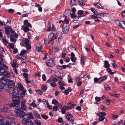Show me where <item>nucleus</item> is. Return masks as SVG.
Wrapping results in <instances>:
<instances>
[{"label": "nucleus", "instance_id": "1", "mask_svg": "<svg viewBox=\"0 0 125 125\" xmlns=\"http://www.w3.org/2000/svg\"><path fill=\"white\" fill-rule=\"evenodd\" d=\"M24 25H22L21 27V29L23 30L24 32H26L30 30V29L29 27L31 28H32L31 24L28 22V21L27 20H25L23 22Z\"/></svg>", "mask_w": 125, "mask_h": 125}, {"label": "nucleus", "instance_id": "2", "mask_svg": "<svg viewBox=\"0 0 125 125\" xmlns=\"http://www.w3.org/2000/svg\"><path fill=\"white\" fill-rule=\"evenodd\" d=\"M56 35L55 33H51L48 36H46L44 40V42L45 44H47L49 41H51L55 38Z\"/></svg>", "mask_w": 125, "mask_h": 125}, {"label": "nucleus", "instance_id": "3", "mask_svg": "<svg viewBox=\"0 0 125 125\" xmlns=\"http://www.w3.org/2000/svg\"><path fill=\"white\" fill-rule=\"evenodd\" d=\"M18 94L16 92H14L12 90V92L10 94V96L12 98V100L14 103L17 104L20 103V101L18 100V98L17 97V95Z\"/></svg>", "mask_w": 125, "mask_h": 125}, {"label": "nucleus", "instance_id": "4", "mask_svg": "<svg viewBox=\"0 0 125 125\" xmlns=\"http://www.w3.org/2000/svg\"><path fill=\"white\" fill-rule=\"evenodd\" d=\"M18 94L16 92H14L12 90V92L10 94V96L12 98V100L14 103L17 104L20 103V101L18 100V98L17 97V95Z\"/></svg>", "mask_w": 125, "mask_h": 125}, {"label": "nucleus", "instance_id": "5", "mask_svg": "<svg viewBox=\"0 0 125 125\" xmlns=\"http://www.w3.org/2000/svg\"><path fill=\"white\" fill-rule=\"evenodd\" d=\"M4 28L6 30L5 31V33L8 35L9 34V31L12 33H13L14 32V31L12 30V28L11 26L5 25L4 26Z\"/></svg>", "mask_w": 125, "mask_h": 125}, {"label": "nucleus", "instance_id": "6", "mask_svg": "<svg viewBox=\"0 0 125 125\" xmlns=\"http://www.w3.org/2000/svg\"><path fill=\"white\" fill-rule=\"evenodd\" d=\"M46 64L48 66L50 67H52L55 65L54 61L52 59L47 60L46 61Z\"/></svg>", "mask_w": 125, "mask_h": 125}, {"label": "nucleus", "instance_id": "7", "mask_svg": "<svg viewBox=\"0 0 125 125\" xmlns=\"http://www.w3.org/2000/svg\"><path fill=\"white\" fill-rule=\"evenodd\" d=\"M18 111L16 110L15 111V112L16 113L17 116L20 118H23L26 114H25V113L24 112L21 110Z\"/></svg>", "mask_w": 125, "mask_h": 125}, {"label": "nucleus", "instance_id": "8", "mask_svg": "<svg viewBox=\"0 0 125 125\" xmlns=\"http://www.w3.org/2000/svg\"><path fill=\"white\" fill-rule=\"evenodd\" d=\"M10 107V106L8 104H6L5 105L4 107L0 109V111L3 112H7L9 113L8 112V110L9 108Z\"/></svg>", "mask_w": 125, "mask_h": 125}, {"label": "nucleus", "instance_id": "9", "mask_svg": "<svg viewBox=\"0 0 125 125\" xmlns=\"http://www.w3.org/2000/svg\"><path fill=\"white\" fill-rule=\"evenodd\" d=\"M18 104H15V103L13 102V103H12L11 104V107H14L15 106H16L15 108V111L16 110H19L18 111H20L21 110L20 109L21 108V107L19 105H17Z\"/></svg>", "mask_w": 125, "mask_h": 125}, {"label": "nucleus", "instance_id": "10", "mask_svg": "<svg viewBox=\"0 0 125 125\" xmlns=\"http://www.w3.org/2000/svg\"><path fill=\"white\" fill-rule=\"evenodd\" d=\"M8 86L10 88H13L15 86V83L12 80H8Z\"/></svg>", "mask_w": 125, "mask_h": 125}, {"label": "nucleus", "instance_id": "11", "mask_svg": "<svg viewBox=\"0 0 125 125\" xmlns=\"http://www.w3.org/2000/svg\"><path fill=\"white\" fill-rule=\"evenodd\" d=\"M26 90H24L22 93L21 94H18L17 95V97L18 98V100L19 98L21 99L24 97V96L25 95Z\"/></svg>", "mask_w": 125, "mask_h": 125}, {"label": "nucleus", "instance_id": "12", "mask_svg": "<svg viewBox=\"0 0 125 125\" xmlns=\"http://www.w3.org/2000/svg\"><path fill=\"white\" fill-rule=\"evenodd\" d=\"M75 54L73 52H72L71 53L70 59L73 62L77 60L76 58L75 57Z\"/></svg>", "mask_w": 125, "mask_h": 125}, {"label": "nucleus", "instance_id": "13", "mask_svg": "<svg viewBox=\"0 0 125 125\" xmlns=\"http://www.w3.org/2000/svg\"><path fill=\"white\" fill-rule=\"evenodd\" d=\"M25 116L28 118L29 119L30 118L32 119H33L34 117L33 116V114L31 113H29L28 114H25Z\"/></svg>", "mask_w": 125, "mask_h": 125}, {"label": "nucleus", "instance_id": "14", "mask_svg": "<svg viewBox=\"0 0 125 125\" xmlns=\"http://www.w3.org/2000/svg\"><path fill=\"white\" fill-rule=\"evenodd\" d=\"M69 29V26H66L63 28L62 30V32L64 34L68 32Z\"/></svg>", "mask_w": 125, "mask_h": 125}, {"label": "nucleus", "instance_id": "15", "mask_svg": "<svg viewBox=\"0 0 125 125\" xmlns=\"http://www.w3.org/2000/svg\"><path fill=\"white\" fill-rule=\"evenodd\" d=\"M39 43H37L36 44V50L38 52H40L41 51L42 49V46L41 45H40Z\"/></svg>", "mask_w": 125, "mask_h": 125}, {"label": "nucleus", "instance_id": "16", "mask_svg": "<svg viewBox=\"0 0 125 125\" xmlns=\"http://www.w3.org/2000/svg\"><path fill=\"white\" fill-rule=\"evenodd\" d=\"M29 120V119L28 118L26 117V116H25V115L23 117V120L22 121V123L23 124H26L28 121Z\"/></svg>", "mask_w": 125, "mask_h": 125}, {"label": "nucleus", "instance_id": "17", "mask_svg": "<svg viewBox=\"0 0 125 125\" xmlns=\"http://www.w3.org/2000/svg\"><path fill=\"white\" fill-rule=\"evenodd\" d=\"M94 5L98 8L100 9H104V7L103 6H102L100 4L97 2L94 3Z\"/></svg>", "mask_w": 125, "mask_h": 125}, {"label": "nucleus", "instance_id": "18", "mask_svg": "<svg viewBox=\"0 0 125 125\" xmlns=\"http://www.w3.org/2000/svg\"><path fill=\"white\" fill-rule=\"evenodd\" d=\"M66 118L68 120L71 121L72 120L73 116L71 114L69 113L66 115Z\"/></svg>", "mask_w": 125, "mask_h": 125}, {"label": "nucleus", "instance_id": "19", "mask_svg": "<svg viewBox=\"0 0 125 125\" xmlns=\"http://www.w3.org/2000/svg\"><path fill=\"white\" fill-rule=\"evenodd\" d=\"M33 113L35 117L37 118L41 119L40 115L37 111L34 110Z\"/></svg>", "mask_w": 125, "mask_h": 125}, {"label": "nucleus", "instance_id": "20", "mask_svg": "<svg viewBox=\"0 0 125 125\" xmlns=\"http://www.w3.org/2000/svg\"><path fill=\"white\" fill-rule=\"evenodd\" d=\"M72 90V89L70 87H68L67 89L64 91V94L65 95H67Z\"/></svg>", "mask_w": 125, "mask_h": 125}, {"label": "nucleus", "instance_id": "21", "mask_svg": "<svg viewBox=\"0 0 125 125\" xmlns=\"http://www.w3.org/2000/svg\"><path fill=\"white\" fill-rule=\"evenodd\" d=\"M98 115L99 117L98 120L99 121H103L104 119H106L105 117L104 116H102L99 114H98Z\"/></svg>", "mask_w": 125, "mask_h": 125}, {"label": "nucleus", "instance_id": "22", "mask_svg": "<svg viewBox=\"0 0 125 125\" xmlns=\"http://www.w3.org/2000/svg\"><path fill=\"white\" fill-rule=\"evenodd\" d=\"M8 80H7L5 79H2L0 81V82L1 83L4 85H5L8 82Z\"/></svg>", "mask_w": 125, "mask_h": 125}, {"label": "nucleus", "instance_id": "23", "mask_svg": "<svg viewBox=\"0 0 125 125\" xmlns=\"http://www.w3.org/2000/svg\"><path fill=\"white\" fill-rule=\"evenodd\" d=\"M107 79V77L106 76H102L99 78V83H100L102 81H105Z\"/></svg>", "mask_w": 125, "mask_h": 125}, {"label": "nucleus", "instance_id": "24", "mask_svg": "<svg viewBox=\"0 0 125 125\" xmlns=\"http://www.w3.org/2000/svg\"><path fill=\"white\" fill-rule=\"evenodd\" d=\"M104 66L106 68H107L110 67V65L109 63L108 62V61L105 60L104 61Z\"/></svg>", "mask_w": 125, "mask_h": 125}, {"label": "nucleus", "instance_id": "25", "mask_svg": "<svg viewBox=\"0 0 125 125\" xmlns=\"http://www.w3.org/2000/svg\"><path fill=\"white\" fill-rule=\"evenodd\" d=\"M47 88V86L45 85H42L41 87V89L43 92H45Z\"/></svg>", "mask_w": 125, "mask_h": 125}, {"label": "nucleus", "instance_id": "26", "mask_svg": "<svg viewBox=\"0 0 125 125\" xmlns=\"http://www.w3.org/2000/svg\"><path fill=\"white\" fill-rule=\"evenodd\" d=\"M29 52L27 50H23L21 52L20 55H22L26 53H28Z\"/></svg>", "mask_w": 125, "mask_h": 125}, {"label": "nucleus", "instance_id": "27", "mask_svg": "<svg viewBox=\"0 0 125 125\" xmlns=\"http://www.w3.org/2000/svg\"><path fill=\"white\" fill-rule=\"evenodd\" d=\"M66 22V24H68L69 23V21L67 20L66 18H65L63 21L62 20L60 21H59V23H61V22H62L63 23H65Z\"/></svg>", "mask_w": 125, "mask_h": 125}, {"label": "nucleus", "instance_id": "28", "mask_svg": "<svg viewBox=\"0 0 125 125\" xmlns=\"http://www.w3.org/2000/svg\"><path fill=\"white\" fill-rule=\"evenodd\" d=\"M116 24L117 25H119L122 28H123V27L122 26V23H123V21H117L116 22Z\"/></svg>", "mask_w": 125, "mask_h": 125}, {"label": "nucleus", "instance_id": "29", "mask_svg": "<svg viewBox=\"0 0 125 125\" xmlns=\"http://www.w3.org/2000/svg\"><path fill=\"white\" fill-rule=\"evenodd\" d=\"M81 63L82 64H83L84 63V57L83 55H81Z\"/></svg>", "mask_w": 125, "mask_h": 125}, {"label": "nucleus", "instance_id": "30", "mask_svg": "<svg viewBox=\"0 0 125 125\" xmlns=\"http://www.w3.org/2000/svg\"><path fill=\"white\" fill-rule=\"evenodd\" d=\"M96 17L97 18H100L101 17H102L104 16V13H101L99 14H97L96 15Z\"/></svg>", "mask_w": 125, "mask_h": 125}, {"label": "nucleus", "instance_id": "31", "mask_svg": "<svg viewBox=\"0 0 125 125\" xmlns=\"http://www.w3.org/2000/svg\"><path fill=\"white\" fill-rule=\"evenodd\" d=\"M78 1L79 4L83 6H84L85 5L84 0H78Z\"/></svg>", "mask_w": 125, "mask_h": 125}, {"label": "nucleus", "instance_id": "32", "mask_svg": "<svg viewBox=\"0 0 125 125\" xmlns=\"http://www.w3.org/2000/svg\"><path fill=\"white\" fill-rule=\"evenodd\" d=\"M56 35L57 37H58V39L59 40L61 39L62 37V34L61 33L59 32H57L56 34Z\"/></svg>", "mask_w": 125, "mask_h": 125}, {"label": "nucleus", "instance_id": "33", "mask_svg": "<svg viewBox=\"0 0 125 125\" xmlns=\"http://www.w3.org/2000/svg\"><path fill=\"white\" fill-rule=\"evenodd\" d=\"M2 66H0V73L2 74L5 72V69L2 67Z\"/></svg>", "mask_w": 125, "mask_h": 125}, {"label": "nucleus", "instance_id": "34", "mask_svg": "<svg viewBox=\"0 0 125 125\" xmlns=\"http://www.w3.org/2000/svg\"><path fill=\"white\" fill-rule=\"evenodd\" d=\"M18 86L19 87L18 88L19 89V90H23L24 88L23 86L21 83H18Z\"/></svg>", "mask_w": 125, "mask_h": 125}, {"label": "nucleus", "instance_id": "35", "mask_svg": "<svg viewBox=\"0 0 125 125\" xmlns=\"http://www.w3.org/2000/svg\"><path fill=\"white\" fill-rule=\"evenodd\" d=\"M52 103L54 104L57 105L59 104V102L56 100H54L52 101Z\"/></svg>", "mask_w": 125, "mask_h": 125}, {"label": "nucleus", "instance_id": "36", "mask_svg": "<svg viewBox=\"0 0 125 125\" xmlns=\"http://www.w3.org/2000/svg\"><path fill=\"white\" fill-rule=\"evenodd\" d=\"M12 90L14 92H16L18 94L19 93L20 91L19 89L17 87L14 88Z\"/></svg>", "mask_w": 125, "mask_h": 125}, {"label": "nucleus", "instance_id": "37", "mask_svg": "<svg viewBox=\"0 0 125 125\" xmlns=\"http://www.w3.org/2000/svg\"><path fill=\"white\" fill-rule=\"evenodd\" d=\"M83 12V11L82 10H80L78 11L77 14L78 15L81 16Z\"/></svg>", "mask_w": 125, "mask_h": 125}, {"label": "nucleus", "instance_id": "38", "mask_svg": "<svg viewBox=\"0 0 125 125\" xmlns=\"http://www.w3.org/2000/svg\"><path fill=\"white\" fill-rule=\"evenodd\" d=\"M55 76L57 77H60L61 76V74L60 72H57L55 73Z\"/></svg>", "mask_w": 125, "mask_h": 125}, {"label": "nucleus", "instance_id": "39", "mask_svg": "<svg viewBox=\"0 0 125 125\" xmlns=\"http://www.w3.org/2000/svg\"><path fill=\"white\" fill-rule=\"evenodd\" d=\"M33 101V102H32V103L29 104V105L30 106L32 105L34 107H36L37 106V104L34 102V101Z\"/></svg>", "mask_w": 125, "mask_h": 125}, {"label": "nucleus", "instance_id": "40", "mask_svg": "<svg viewBox=\"0 0 125 125\" xmlns=\"http://www.w3.org/2000/svg\"><path fill=\"white\" fill-rule=\"evenodd\" d=\"M33 122L31 120H29L26 124L27 125H34Z\"/></svg>", "mask_w": 125, "mask_h": 125}, {"label": "nucleus", "instance_id": "41", "mask_svg": "<svg viewBox=\"0 0 125 125\" xmlns=\"http://www.w3.org/2000/svg\"><path fill=\"white\" fill-rule=\"evenodd\" d=\"M35 123L37 125H41V123L39 120H36L34 121Z\"/></svg>", "mask_w": 125, "mask_h": 125}, {"label": "nucleus", "instance_id": "42", "mask_svg": "<svg viewBox=\"0 0 125 125\" xmlns=\"http://www.w3.org/2000/svg\"><path fill=\"white\" fill-rule=\"evenodd\" d=\"M104 88L107 90H109L110 89V88L109 86L107 84H106L104 85Z\"/></svg>", "mask_w": 125, "mask_h": 125}, {"label": "nucleus", "instance_id": "43", "mask_svg": "<svg viewBox=\"0 0 125 125\" xmlns=\"http://www.w3.org/2000/svg\"><path fill=\"white\" fill-rule=\"evenodd\" d=\"M41 116L42 118L45 120L47 119L48 118V116L44 114L41 115Z\"/></svg>", "mask_w": 125, "mask_h": 125}, {"label": "nucleus", "instance_id": "44", "mask_svg": "<svg viewBox=\"0 0 125 125\" xmlns=\"http://www.w3.org/2000/svg\"><path fill=\"white\" fill-rule=\"evenodd\" d=\"M91 10L95 14H97V13L96 11V10L94 8H91Z\"/></svg>", "mask_w": 125, "mask_h": 125}, {"label": "nucleus", "instance_id": "45", "mask_svg": "<svg viewBox=\"0 0 125 125\" xmlns=\"http://www.w3.org/2000/svg\"><path fill=\"white\" fill-rule=\"evenodd\" d=\"M8 45L11 48H14V43H9Z\"/></svg>", "mask_w": 125, "mask_h": 125}, {"label": "nucleus", "instance_id": "46", "mask_svg": "<svg viewBox=\"0 0 125 125\" xmlns=\"http://www.w3.org/2000/svg\"><path fill=\"white\" fill-rule=\"evenodd\" d=\"M36 93L39 95H41L42 94V92L40 90H37L36 91Z\"/></svg>", "mask_w": 125, "mask_h": 125}, {"label": "nucleus", "instance_id": "47", "mask_svg": "<svg viewBox=\"0 0 125 125\" xmlns=\"http://www.w3.org/2000/svg\"><path fill=\"white\" fill-rule=\"evenodd\" d=\"M76 3V1L75 0H71V5L72 6H73L75 5Z\"/></svg>", "mask_w": 125, "mask_h": 125}, {"label": "nucleus", "instance_id": "48", "mask_svg": "<svg viewBox=\"0 0 125 125\" xmlns=\"http://www.w3.org/2000/svg\"><path fill=\"white\" fill-rule=\"evenodd\" d=\"M3 43H4V45H7L8 43V42L7 41V40L4 38H3Z\"/></svg>", "mask_w": 125, "mask_h": 125}, {"label": "nucleus", "instance_id": "49", "mask_svg": "<svg viewBox=\"0 0 125 125\" xmlns=\"http://www.w3.org/2000/svg\"><path fill=\"white\" fill-rule=\"evenodd\" d=\"M107 70L108 72L110 74H114V72H112L111 70L110 69L108 68H107Z\"/></svg>", "mask_w": 125, "mask_h": 125}, {"label": "nucleus", "instance_id": "50", "mask_svg": "<svg viewBox=\"0 0 125 125\" xmlns=\"http://www.w3.org/2000/svg\"><path fill=\"white\" fill-rule=\"evenodd\" d=\"M26 46L27 50L28 51V50L30 49L31 47L30 44H26Z\"/></svg>", "mask_w": 125, "mask_h": 125}, {"label": "nucleus", "instance_id": "51", "mask_svg": "<svg viewBox=\"0 0 125 125\" xmlns=\"http://www.w3.org/2000/svg\"><path fill=\"white\" fill-rule=\"evenodd\" d=\"M98 114L100 115L104 116H105L106 115V114L105 112H100L98 113Z\"/></svg>", "mask_w": 125, "mask_h": 125}, {"label": "nucleus", "instance_id": "52", "mask_svg": "<svg viewBox=\"0 0 125 125\" xmlns=\"http://www.w3.org/2000/svg\"><path fill=\"white\" fill-rule=\"evenodd\" d=\"M5 75L3 74H2L0 75V80H1L2 79H4Z\"/></svg>", "mask_w": 125, "mask_h": 125}, {"label": "nucleus", "instance_id": "53", "mask_svg": "<svg viewBox=\"0 0 125 125\" xmlns=\"http://www.w3.org/2000/svg\"><path fill=\"white\" fill-rule=\"evenodd\" d=\"M46 72L48 73H50L52 71L51 69L49 68H47L46 69Z\"/></svg>", "mask_w": 125, "mask_h": 125}, {"label": "nucleus", "instance_id": "54", "mask_svg": "<svg viewBox=\"0 0 125 125\" xmlns=\"http://www.w3.org/2000/svg\"><path fill=\"white\" fill-rule=\"evenodd\" d=\"M26 102V100L25 99H23L21 101V105H25V104Z\"/></svg>", "mask_w": 125, "mask_h": 125}, {"label": "nucleus", "instance_id": "55", "mask_svg": "<svg viewBox=\"0 0 125 125\" xmlns=\"http://www.w3.org/2000/svg\"><path fill=\"white\" fill-rule=\"evenodd\" d=\"M94 81L95 83L98 82L99 83V78H95L94 79Z\"/></svg>", "mask_w": 125, "mask_h": 125}, {"label": "nucleus", "instance_id": "56", "mask_svg": "<svg viewBox=\"0 0 125 125\" xmlns=\"http://www.w3.org/2000/svg\"><path fill=\"white\" fill-rule=\"evenodd\" d=\"M71 15V18H75L76 17L75 14L74 13H73V14H70Z\"/></svg>", "mask_w": 125, "mask_h": 125}, {"label": "nucleus", "instance_id": "57", "mask_svg": "<svg viewBox=\"0 0 125 125\" xmlns=\"http://www.w3.org/2000/svg\"><path fill=\"white\" fill-rule=\"evenodd\" d=\"M51 85L53 87H55L56 86V83L55 82L50 83Z\"/></svg>", "mask_w": 125, "mask_h": 125}, {"label": "nucleus", "instance_id": "58", "mask_svg": "<svg viewBox=\"0 0 125 125\" xmlns=\"http://www.w3.org/2000/svg\"><path fill=\"white\" fill-rule=\"evenodd\" d=\"M64 61H65L67 62H68L70 61L69 58L68 57H67L66 58H64Z\"/></svg>", "mask_w": 125, "mask_h": 125}, {"label": "nucleus", "instance_id": "59", "mask_svg": "<svg viewBox=\"0 0 125 125\" xmlns=\"http://www.w3.org/2000/svg\"><path fill=\"white\" fill-rule=\"evenodd\" d=\"M66 55L65 52V51H63L62 53V57L63 58H65Z\"/></svg>", "mask_w": 125, "mask_h": 125}, {"label": "nucleus", "instance_id": "60", "mask_svg": "<svg viewBox=\"0 0 125 125\" xmlns=\"http://www.w3.org/2000/svg\"><path fill=\"white\" fill-rule=\"evenodd\" d=\"M112 118L114 120L116 118H117L118 117V115H112Z\"/></svg>", "mask_w": 125, "mask_h": 125}, {"label": "nucleus", "instance_id": "61", "mask_svg": "<svg viewBox=\"0 0 125 125\" xmlns=\"http://www.w3.org/2000/svg\"><path fill=\"white\" fill-rule=\"evenodd\" d=\"M42 102L44 104H46V105L49 103L45 99L42 100Z\"/></svg>", "mask_w": 125, "mask_h": 125}, {"label": "nucleus", "instance_id": "62", "mask_svg": "<svg viewBox=\"0 0 125 125\" xmlns=\"http://www.w3.org/2000/svg\"><path fill=\"white\" fill-rule=\"evenodd\" d=\"M10 40L13 42H16V40L14 38L11 37L10 38Z\"/></svg>", "mask_w": 125, "mask_h": 125}, {"label": "nucleus", "instance_id": "63", "mask_svg": "<svg viewBox=\"0 0 125 125\" xmlns=\"http://www.w3.org/2000/svg\"><path fill=\"white\" fill-rule=\"evenodd\" d=\"M23 75L24 77L26 79L28 78V75L27 73H24L23 74Z\"/></svg>", "mask_w": 125, "mask_h": 125}, {"label": "nucleus", "instance_id": "64", "mask_svg": "<svg viewBox=\"0 0 125 125\" xmlns=\"http://www.w3.org/2000/svg\"><path fill=\"white\" fill-rule=\"evenodd\" d=\"M95 99L96 101V102H99L101 100V98L98 97H95Z\"/></svg>", "mask_w": 125, "mask_h": 125}]
</instances>
